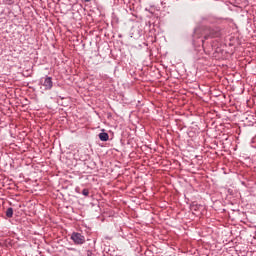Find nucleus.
Here are the masks:
<instances>
[{
  "label": "nucleus",
  "mask_w": 256,
  "mask_h": 256,
  "mask_svg": "<svg viewBox=\"0 0 256 256\" xmlns=\"http://www.w3.org/2000/svg\"><path fill=\"white\" fill-rule=\"evenodd\" d=\"M70 239L73 240L74 245H83L85 243V237L79 232H73Z\"/></svg>",
  "instance_id": "2"
},
{
  "label": "nucleus",
  "mask_w": 256,
  "mask_h": 256,
  "mask_svg": "<svg viewBox=\"0 0 256 256\" xmlns=\"http://www.w3.org/2000/svg\"><path fill=\"white\" fill-rule=\"evenodd\" d=\"M100 141H109V134L107 132H101L98 135Z\"/></svg>",
  "instance_id": "4"
},
{
  "label": "nucleus",
  "mask_w": 256,
  "mask_h": 256,
  "mask_svg": "<svg viewBox=\"0 0 256 256\" xmlns=\"http://www.w3.org/2000/svg\"><path fill=\"white\" fill-rule=\"evenodd\" d=\"M87 256H93V252L91 250L87 251Z\"/></svg>",
  "instance_id": "8"
},
{
  "label": "nucleus",
  "mask_w": 256,
  "mask_h": 256,
  "mask_svg": "<svg viewBox=\"0 0 256 256\" xmlns=\"http://www.w3.org/2000/svg\"><path fill=\"white\" fill-rule=\"evenodd\" d=\"M41 85L46 91H51L53 89V78L51 76L41 78Z\"/></svg>",
  "instance_id": "3"
},
{
  "label": "nucleus",
  "mask_w": 256,
  "mask_h": 256,
  "mask_svg": "<svg viewBox=\"0 0 256 256\" xmlns=\"http://www.w3.org/2000/svg\"><path fill=\"white\" fill-rule=\"evenodd\" d=\"M84 1H85V3H90L91 0H84Z\"/></svg>",
  "instance_id": "9"
},
{
  "label": "nucleus",
  "mask_w": 256,
  "mask_h": 256,
  "mask_svg": "<svg viewBox=\"0 0 256 256\" xmlns=\"http://www.w3.org/2000/svg\"><path fill=\"white\" fill-rule=\"evenodd\" d=\"M5 5H15V0H4Z\"/></svg>",
  "instance_id": "7"
},
{
  "label": "nucleus",
  "mask_w": 256,
  "mask_h": 256,
  "mask_svg": "<svg viewBox=\"0 0 256 256\" xmlns=\"http://www.w3.org/2000/svg\"><path fill=\"white\" fill-rule=\"evenodd\" d=\"M221 35V28L218 26L196 28L193 34V45L195 47H200L201 45L205 51V41L219 38Z\"/></svg>",
  "instance_id": "1"
},
{
  "label": "nucleus",
  "mask_w": 256,
  "mask_h": 256,
  "mask_svg": "<svg viewBox=\"0 0 256 256\" xmlns=\"http://www.w3.org/2000/svg\"><path fill=\"white\" fill-rule=\"evenodd\" d=\"M6 217H8V219L13 217V208L10 207L6 210Z\"/></svg>",
  "instance_id": "5"
},
{
  "label": "nucleus",
  "mask_w": 256,
  "mask_h": 256,
  "mask_svg": "<svg viewBox=\"0 0 256 256\" xmlns=\"http://www.w3.org/2000/svg\"><path fill=\"white\" fill-rule=\"evenodd\" d=\"M82 195H84V197H89V189L84 188V189L82 190Z\"/></svg>",
  "instance_id": "6"
}]
</instances>
